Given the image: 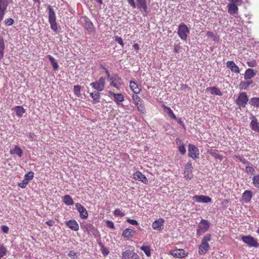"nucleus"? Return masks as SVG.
<instances>
[{"label": "nucleus", "instance_id": "obj_1", "mask_svg": "<svg viewBox=\"0 0 259 259\" xmlns=\"http://www.w3.org/2000/svg\"><path fill=\"white\" fill-rule=\"evenodd\" d=\"M211 238V236L210 234H207L203 237L198 248L199 254L204 255L209 250L210 245L208 242L210 241Z\"/></svg>", "mask_w": 259, "mask_h": 259}, {"label": "nucleus", "instance_id": "obj_2", "mask_svg": "<svg viewBox=\"0 0 259 259\" xmlns=\"http://www.w3.org/2000/svg\"><path fill=\"white\" fill-rule=\"evenodd\" d=\"M107 79L109 82L110 85L116 88L118 90H120V86L123 83L121 77L116 73L110 74L107 77Z\"/></svg>", "mask_w": 259, "mask_h": 259}, {"label": "nucleus", "instance_id": "obj_3", "mask_svg": "<svg viewBox=\"0 0 259 259\" xmlns=\"http://www.w3.org/2000/svg\"><path fill=\"white\" fill-rule=\"evenodd\" d=\"M127 1L133 8H136L137 7L142 13H148V7L146 0H136L137 4L134 0H127Z\"/></svg>", "mask_w": 259, "mask_h": 259}, {"label": "nucleus", "instance_id": "obj_4", "mask_svg": "<svg viewBox=\"0 0 259 259\" xmlns=\"http://www.w3.org/2000/svg\"><path fill=\"white\" fill-rule=\"evenodd\" d=\"M106 78L101 76L98 80L90 83V86L98 92L103 91L105 88Z\"/></svg>", "mask_w": 259, "mask_h": 259}, {"label": "nucleus", "instance_id": "obj_5", "mask_svg": "<svg viewBox=\"0 0 259 259\" xmlns=\"http://www.w3.org/2000/svg\"><path fill=\"white\" fill-rule=\"evenodd\" d=\"M190 30L187 25L183 23L179 24L178 29V34L182 40H186Z\"/></svg>", "mask_w": 259, "mask_h": 259}, {"label": "nucleus", "instance_id": "obj_6", "mask_svg": "<svg viewBox=\"0 0 259 259\" xmlns=\"http://www.w3.org/2000/svg\"><path fill=\"white\" fill-rule=\"evenodd\" d=\"M248 102V98L245 92L240 93L235 101V103L239 109L245 108Z\"/></svg>", "mask_w": 259, "mask_h": 259}, {"label": "nucleus", "instance_id": "obj_7", "mask_svg": "<svg viewBox=\"0 0 259 259\" xmlns=\"http://www.w3.org/2000/svg\"><path fill=\"white\" fill-rule=\"evenodd\" d=\"M210 227V223L207 220L202 219L200 222L196 230V234L199 236L206 232Z\"/></svg>", "mask_w": 259, "mask_h": 259}, {"label": "nucleus", "instance_id": "obj_8", "mask_svg": "<svg viewBox=\"0 0 259 259\" xmlns=\"http://www.w3.org/2000/svg\"><path fill=\"white\" fill-rule=\"evenodd\" d=\"M241 240L249 247L257 248L259 247V243L256 239L251 235L242 236Z\"/></svg>", "mask_w": 259, "mask_h": 259}, {"label": "nucleus", "instance_id": "obj_9", "mask_svg": "<svg viewBox=\"0 0 259 259\" xmlns=\"http://www.w3.org/2000/svg\"><path fill=\"white\" fill-rule=\"evenodd\" d=\"M82 19L83 20V26L84 29L88 32L89 34L94 33L95 28L91 20L86 16H83Z\"/></svg>", "mask_w": 259, "mask_h": 259}, {"label": "nucleus", "instance_id": "obj_10", "mask_svg": "<svg viewBox=\"0 0 259 259\" xmlns=\"http://www.w3.org/2000/svg\"><path fill=\"white\" fill-rule=\"evenodd\" d=\"M188 155L194 160L199 158V150L195 145L189 144L188 145Z\"/></svg>", "mask_w": 259, "mask_h": 259}, {"label": "nucleus", "instance_id": "obj_11", "mask_svg": "<svg viewBox=\"0 0 259 259\" xmlns=\"http://www.w3.org/2000/svg\"><path fill=\"white\" fill-rule=\"evenodd\" d=\"M169 254L175 258H183L187 256L188 253L183 249H175L171 250Z\"/></svg>", "mask_w": 259, "mask_h": 259}, {"label": "nucleus", "instance_id": "obj_12", "mask_svg": "<svg viewBox=\"0 0 259 259\" xmlns=\"http://www.w3.org/2000/svg\"><path fill=\"white\" fill-rule=\"evenodd\" d=\"M121 259H140V257L134 250L128 249L122 253Z\"/></svg>", "mask_w": 259, "mask_h": 259}, {"label": "nucleus", "instance_id": "obj_13", "mask_svg": "<svg viewBox=\"0 0 259 259\" xmlns=\"http://www.w3.org/2000/svg\"><path fill=\"white\" fill-rule=\"evenodd\" d=\"M75 207L79 213V217L81 219H86L88 218L89 215L88 212L84 206L79 203H76Z\"/></svg>", "mask_w": 259, "mask_h": 259}, {"label": "nucleus", "instance_id": "obj_14", "mask_svg": "<svg viewBox=\"0 0 259 259\" xmlns=\"http://www.w3.org/2000/svg\"><path fill=\"white\" fill-rule=\"evenodd\" d=\"M193 200L197 203H209L211 202V199L205 195H195L192 198Z\"/></svg>", "mask_w": 259, "mask_h": 259}, {"label": "nucleus", "instance_id": "obj_15", "mask_svg": "<svg viewBox=\"0 0 259 259\" xmlns=\"http://www.w3.org/2000/svg\"><path fill=\"white\" fill-rule=\"evenodd\" d=\"M193 166L191 162L189 161L187 163L185 167L184 177L186 179L190 180L192 178V170Z\"/></svg>", "mask_w": 259, "mask_h": 259}, {"label": "nucleus", "instance_id": "obj_16", "mask_svg": "<svg viewBox=\"0 0 259 259\" xmlns=\"http://www.w3.org/2000/svg\"><path fill=\"white\" fill-rule=\"evenodd\" d=\"M109 96L110 97H113L114 98V101L117 104H119V103L122 102L124 100V96L121 93L120 94H116L112 92L111 91L108 92Z\"/></svg>", "mask_w": 259, "mask_h": 259}, {"label": "nucleus", "instance_id": "obj_17", "mask_svg": "<svg viewBox=\"0 0 259 259\" xmlns=\"http://www.w3.org/2000/svg\"><path fill=\"white\" fill-rule=\"evenodd\" d=\"M133 178L139 181L142 182L144 184H147L148 180L146 177L142 172L140 171H136L133 175Z\"/></svg>", "mask_w": 259, "mask_h": 259}, {"label": "nucleus", "instance_id": "obj_18", "mask_svg": "<svg viewBox=\"0 0 259 259\" xmlns=\"http://www.w3.org/2000/svg\"><path fill=\"white\" fill-rule=\"evenodd\" d=\"M251 121L250 123V126L252 130L255 132L259 133V122H258L256 118L252 114H251V117L250 118Z\"/></svg>", "mask_w": 259, "mask_h": 259}, {"label": "nucleus", "instance_id": "obj_19", "mask_svg": "<svg viewBox=\"0 0 259 259\" xmlns=\"http://www.w3.org/2000/svg\"><path fill=\"white\" fill-rule=\"evenodd\" d=\"M252 197V192L250 190H245L242 194L241 201L245 203H249Z\"/></svg>", "mask_w": 259, "mask_h": 259}, {"label": "nucleus", "instance_id": "obj_20", "mask_svg": "<svg viewBox=\"0 0 259 259\" xmlns=\"http://www.w3.org/2000/svg\"><path fill=\"white\" fill-rule=\"evenodd\" d=\"M226 66L231 71L236 73H239L240 70L233 61H229L226 63Z\"/></svg>", "mask_w": 259, "mask_h": 259}, {"label": "nucleus", "instance_id": "obj_21", "mask_svg": "<svg viewBox=\"0 0 259 259\" xmlns=\"http://www.w3.org/2000/svg\"><path fill=\"white\" fill-rule=\"evenodd\" d=\"M66 225L70 229L77 231L79 230V225L77 222L74 220H71L66 222Z\"/></svg>", "mask_w": 259, "mask_h": 259}, {"label": "nucleus", "instance_id": "obj_22", "mask_svg": "<svg viewBox=\"0 0 259 259\" xmlns=\"http://www.w3.org/2000/svg\"><path fill=\"white\" fill-rule=\"evenodd\" d=\"M164 223V220L161 218L155 221L152 224V227L153 229L160 230Z\"/></svg>", "mask_w": 259, "mask_h": 259}, {"label": "nucleus", "instance_id": "obj_23", "mask_svg": "<svg viewBox=\"0 0 259 259\" xmlns=\"http://www.w3.org/2000/svg\"><path fill=\"white\" fill-rule=\"evenodd\" d=\"M256 71L251 68L247 69L245 72L244 78L245 80H251L256 74Z\"/></svg>", "mask_w": 259, "mask_h": 259}, {"label": "nucleus", "instance_id": "obj_24", "mask_svg": "<svg viewBox=\"0 0 259 259\" xmlns=\"http://www.w3.org/2000/svg\"><path fill=\"white\" fill-rule=\"evenodd\" d=\"M90 96L93 99L92 103L94 104L100 102V92L95 91L90 93Z\"/></svg>", "mask_w": 259, "mask_h": 259}, {"label": "nucleus", "instance_id": "obj_25", "mask_svg": "<svg viewBox=\"0 0 259 259\" xmlns=\"http://www.w3.org/2000/svg\"><path fill=\"white\" fill-rule=\"evenodd\" d=\"M206 91L209 92L211 95H218L220 96L223 95L222 91L215 87H208L206 89Z\"/></svg>", "mask_w": 259, "mask_h": 259}, {"label": "nucleus", "instance_id": "obj_26", "mask_svg": "<svg viewBox=\"0 0 259 259\" xmlns=\"http://www.w3.org/2000/svg\"><path fill=\"white\" fill-rule=\"evenodd\" d=\"M48 21L56 20V16L55 12L52 6H49L48 7Z\"/></svg>", "mask_w": 259, "mask_h": 259}, {"label": "nucleus", "instance_id": "obj_27", "mask_svg": "<svg viewBox=\"0 0 259 259\" xmlns=\"http://www.w3.org/2000/svg\"><path fill=\"white\" fill-rule=\"evenodd\" d=\"M130 87L132 91L136 94H139L141 91V88L135 81H131L130 82Z\"/></svg>", "mask_w": 259, "mask_h": 259}, {"label": "nucleus", "instance_id": "obj_28", "mask_svg": "<svg viewBox=\"0 0 259 259\" xmlns=\"http://www.w3.org/2000/svg\"><path fill=\"white\" fill-rule=\"evenodd\" d=\"M228 13L231 15H234L238 13V8L234 3L230 4L228 5Z\"/></svg>", "mask_w": 259, "mask_h": 259}, {"label": "nucleus", "instance_id": "obj_29", "mask_svg": "<svg viewBox=\"0 0 259 259\" xmlns=\"http://www.w3.org/2000/svg\"><path fill=\"white\" fill-rule=\"evenodd\" d=\"M13 110L15 111L16 116L19 117H22L25 112V109L21 106H16Z\"/></svg>", "mask_w": 259, "mask_h": 259}, {"label": "nucleus", "instance_id": "obj_30", "mask_svg": "<svg viewBox=\"0 0 259 259\" xmlns=\"http://www.w3.org/2000/svg\"><path fill=\"white\" fill-rule=\"evenodd\" d=\"M135 233V231L134 230L127 228L123 231L122 236L128 239L133 237Z\"/></svg>", "mask_w": 259, "mask_h": 259}, {"label": "nucleus", "instance_id": "obj_31", "mask_svg": "<svg viewBox=\"0 0 259 259\" xmlns=\"http://www.w3.org/2000/svg\"><path fill=\"white\" fill-rule=\"evenodd\" d=\"M252 83V80H247V81H242L240 83L239 88L241 90H247L249 86Z\"/></svg>", "mask_w": 259, "mask_h": 259}, {"label": "nucleus", "instance_id": "obj_32", "mask_svg": "<svg viewBox=\"0 0 259 259\" xmlns=\"http://www.w3.org/2000/svg\"><path fill=\"white\" fill-rule=\"evenodd\" d=\"M10 154H16L20 157L22 156L23 155V151L22 149L19 147L18 146H15V147L14 149H11L10 150Z\"/></svg>", "mask_w": 259, "mask_h": 259}, {"label": "nucleus", "instance_id": "obj_33", "mask_svg": "<svg viewBox=\"0 0 259 259\" xmlns=\"http://www.w3.org/2000/svg\"><path fill=\"white\" fill-rule=\"evenodd\" d=\"M5 49L4 39L2 36H0V60L4 57Z\"/></svg>", "mask_w": 259, "mask_h": 259}, {"label": "nucleus", "instance_id": "obj_34", "mask_svg": "<svg viewBox=\"0 0 259 259\" xmlns=\"http://www.w3.org/2000/svg\"><path fill=\"white\" fill-rule=\"evenodd\" d=\"M163 108L164 111L167 113L170 118L174 119H177L176 115L174 113V112L169 107L164 105H163Z\"/></svg>", "mask_w": 259, "mask_h": 259}, {"label": "nucleus", "instance_id": "obj_35", "mask_svg": "<svg viewBox=\"0 0 259 259\" xmlns=\"http://www.w3.org/2000/svg\"><path fill=\"white\" fill-rule=\"evenodd\" d=\"M63 202L67 205H72L74 204L71 197L69 195H66L62 198Z\"/></svg>", "mask_w": 259, "mask_h": 259}, {"label": "nucleus", "instance_id": "obj_36", "mask_svg": "<svg viewBox=\"0 0 259 259\" xmlns=\"http://www.w3.org/2000/svg\"><path fill=\"white\" fill-rule=\"evenodd\" d=\"M209 154L215 158L219 159L220 160H222L223 159V156L220 155L218 151L215 149H211L209 151Z\"/></svg>", "mask_w": 259, "mask_h": 259}, {"label": "nucleus", "instance_id": "obj_37", "mask_svg": "<svg viewBox=\"0 0 259 259\" xmlns=\"http://www.w3.org/2000/svg\"><path fill=\"white\" fill-rule=\"evenodd\" d=\"M10 3L9 0H0V9L7 11Z\"/></svg>", "mask_w": 259, "mask_h": 259}, {"label": "nucleus", "instance_id": "obj_38", "mask_svg": "<svg viewBox=\"0 0 259 259\" xmlns=\"http://www.w3.org/2000/svg\"><path fill=\"white\" fill-rule=\"evenodd\" d=\"M48 57L49 59L50 63H51L53 68L55 71L58 69L59 65L57 62L56 61L55 58L51 55H48Z\"/></svg>", "mask_w": 259, "mask_h": 259}, {"label": "nucleus", "instance_id": "obj_39", "mask_svg": "<svg viewBox=\"0 0 259 259\" xmlns=\"http://www.w3.org/2000/svg\"><path fill=\"white\" fill-rule=\"evenodd\" d=\"M249 104L256 108H259V98L258 97H253L250 99Z\"/></svg>", "mask_w": 259, "mask_h": 259}, {"label": "nucleus", "instance_id": "obj_40", "mask_svg": "<svg viewBox=\"0 0 259 259\" xmlns=\"http://www.w3.org/2000/svg\"><path fill=\"white\" fill-rule=\"evenodd\" d=\"M98 244H99V246L101 247L100 250H101L102 253L103 254V255L104 256L107 255L109 253L108 249L105 247L104 244L101 241L98 242Z\"/></svg>", "mask_w": 259, "mask_h": 259}, {"label": "nucleus", "instance_id": "obj_41", "mask_svg": "<svg viewBox=\"0 0 259 259\" xmlns=\"http://www.w3.org/2000/svg\"><path fill=\"white\" fill-rule=\"evenodd\" d=\"M141 249L144 252L147 256L149 257L151 256V249L149 246L143 245L141 247Z\"/></svg>", "mask_w": 259, "mask_h": 259}, {"label": "nucleus", "instance_id": "obj_42", "mask_svg": "<svg viewBox=\"0 0 259 259\" xmlns=\"http://www.w3.org/2000/svg\"><path fill=\"white\" fill-rule=\"evenodd\" d=\"M4 24L5 26L8 27L13 25L14 23V20L11 18H8L4 20Z\"/></svg>", "mask_w": 259, "mask_h": 259}, {"label": "nucleus", "instance_id": "obj_43", "mask_svg": "<svg viewBox=\"0 0 259 259\" xmlns=\"http://www.w3.org/2000/svg\"><path fill=\"white\" fill-rule=\"evenodd\" d=\"M7 250L4 245H0V259L7 254Z\"/></svg>", "mask_w": 259, "mask_h": 259}, {"label": "nucleus", "instance_id": "obj_44", "mask_svg": "<svg viewBox=\"0 0 259 259\" xmlns=\"http://www.w3.org/2000/svg\"><path fill=\"white\" fill-rule=\"evenodd\" d=\"M252 183L254 187L259 189V175H255L252 178Z\"/></svg>", "mask_w": 259, "mask_h": 259}, {"label": "nucleus", "instance_id": "obj_45", "mask_svg": "<svg viewBox=\"0 0 259 259\" xmlns=\"http://www.w3.org/2000/svg\"><path fill=\"white\" fill-rule=\"evenodd\" d=\"M51 28L53 30L54 32H57L58 30V26L56 22V20H53L49 21Z\"/></svg>", "mask_w": 259, "mask_h": 259}, {"label": "nucleus", "instance_id": "obj_46", "mask_svg": "<svg viewBox=\"0 0 259 259\" xmlns=\"http://www.w3.org/2000/svg\"><path fill=\"white\" fill-rule=\"evenodd\" d=\"M34 177V172L32 171L28 172L24 175V179L27 180L28 182L32 180Z\"/></svg>", "mask_w": 259, "mask_h": 259}, {"label": "nucleus", "instance_id": "obj_47", "mask_svg": "<svg viewBox=\"0 0 259 259\" xmlns=\"http://www.w3.org/2000/svg\"><path fill=\"white\" fill-rule=\"evenodd\" d=\"M73 92L75 95L77 97H79L81 95L80 94V86L77 85H75L73 88Z\"/></svg>", "mask_w": 259, "mask_h": 259}, {"label": "nucleus", "instance_id": "obj_48", "mask_svg": "<svg viewBox=\"0 0 259 259\" xmlns=\"http://www.w3.org/2000/svg\"><path fill=\"white\" fill-rule=\"evenodd\" d=\"M134 103H143L142 99L137 95H134L132 97Z\"/></svg>", "mask_w": 259, "mask_h": 259}, {"label": "nucleus", "instance_id": "obj_49", "mask_svg": "<svg viewBox=\"0 0 259 259\" xmlns=\"http://www.w3.org/2000/svg\"><path fill=\"white\" fill-rule=\"evenodd\" d=\"M28 182H29L27 180H26L25 179H24L22 182L18 183V185L21 188H25L28 184Z\"/></svg>", "mask_w": 259, "mask_h": 259}, {"label": "nucleus", "instance_id": "obj_50", "mask_svg": "<svg viewBox=\"0 0 259 259\" xmlns=\"http://www.w3.org/2000/svg\"><path fill=\"white\" fill-rule=\"evenodd\" d=\"M245 172L247 174H253L255 172V169L252 166H247L245 167Z\"/></svg>", "mask_w": 259, "mask_h": 259}, {"label": "nucleus", "instance_id": "obj_51", "mask_svg": "<svg viewBox=\"0 0 259 259\" xmlns=\"http://www.w3.org/2000/svg\"><path fill=\"white\" fill-rule=\"evenodd\" d=\"M114 215L115 216L123 217L124 213L122 212L119 209L117 208L114 211Z\"/></svg>", "mask_w": 259, "mask_h": 259}, {"label": "nucleus", "instance_id": "obj_52", "mask_svg": "<svg viewBox=\"0 0 259 259\" xmlns=\"http://www.w3.org/2000/svg\"><path fill=\"white\" fill-rule=\"evenodd\" d=\"M247 65L250 67H254L256 66V62L255 60H251L247 62Z\"/></svg>", "mask_w": 259, "mask_h": 259}, {"label": "nucleus", "instance_id": "obj_53", "mask_svg": "<svg viewBox=\"0 0 259 259\" xmlns=\"http://www.w3.org/2000/svg\"><path fill=\"white\" fill-rule=\"evenodd\" d=\"M238 159L239 160V161L242 162L243 164L249 165L250 162L247 161L245 158L243 157L242 156H239L238 157Z\"/></svg>", "mask_w": 259, "mask_h": 259}, {"label": "nucleus", "instance_id": "obj_54", "mask_svg": "<svg viewBox=\"0 0 259 259\" xmlns=\"http://www.w3.org/2000/svg\"><path fill=\"white\" fill-rule=\"evenodd\" d=\"M68 255L72 259H75L77 258V255L76 252L72 250L69 251V252L68 254Z\"/></svg>", "mask_w": 259, "mask_h": 259}, {"label": "nucleus", "instance_id": "obj_55", "mask_svg": "<svg viewBox=\"0 0 259 259\" xmlns=\"http://www.w3.org/2000/svg\"><path fill=\"white\" fill-rule=\"evenodd\" d=\"M115 40L122 47H123L124 44L122 39L121 37H119L118 36H116L115 37Z\"/></svg>", "mask_w": 259, "mask_h": 259}, {"label": "nucleus", "instance_id": "obj_56", "mask_svg": "<svg viewBox=\"0 0 259 259\" xmlns=\"http://www.w3.org/2000/svg\"><path fill=\"white\" fill-rule=\"evenodd\" d=\"M28 137L31 141H34L35 140L36 136L33 133H29L28 134Z\"/></svg>", "mask_w": 259, "mask_h": 259}, {"label": "nucleus", "instance_id": "obj_57", "mask_svg": "<svg viewBox=\"0 0 259 259\" xmlns=\"http://www.w3.org/2000/svg\"><path fill=\"white\" fill-rule=\"evenodd\" d=\"M126 221L128 223H130V224H131L132 225H138V222L135 220L131 219L128 218L126 220Z\"/></svg>", "mask_w": 259, "mask_h": 259}, {"label": "nucleus", "instance_id": "obj_58", "mask_svg": "<svg viewBox=\"0 0 259 259\" xmlns=\"http://www.w3.org/2000/svg\"><path fill=\"white\" fill-rule=\"evenodd\" d=\"M179 151L182 154H185L186 153V150L184 145H182L179 147Z\"/></svg>", "mask_w": 259, "mask_h": 259}, {"label": "nucleus", "instance_id": "obj_59", "mask_svg": "<svg viewBox=\"0 0 259 259\" xmlns=\"http://www.w3.org/2000/svg\"><path fill=\"white\" fill-rule=\"evenodd\" d=\"M100 68L104 70L107 77L111 74L109 70L104 65H101Z\"/></svg>", "mask_w": 259, "mask_h": 259}, {"label": "nucleus", "instance_id": "obj_60", "mask_svg": "<svg viewBox=\"0 0 259 259\" xmlns=\"http://www.w3.org/2000/svg\"><path fill=\"white\" fill-rule=\"evenodd\" d=\"M1 229H2V231L4 233H8L9 232V227L6 225H2Z\"/></svg>", "mask_w": 259, "mask_h": 259}, {"label": "nucleus", "instance_id": "obj_61", "mask_svg": "<svg viewBox=\"0 0 259 259\" xmlns=\"http://www.w3.org/2000/svg\"><path fill=\"white\" fill-rule=\"evenodd\" d=\"M137 109L139 111H140V112H142L143 113L145 111L144 106L143 105V104H141L139 106H138Z\"/></svg>", "mask_w": 259, "mask_h": 259}, {"label": "nucleus", "instance_id": "obj_62", "mask_svg": "<svg viewBox=\"0 0 259 259\" xmlns=\"http://www.w3.org/2000/svg\"><path fill=\"white\" fill-rule=\"evenodd\" d=\"M107 226L109 228H112V229L114 228V223L112 221H107Z\"/></svg>", "mask_w": 259, "mask_h": 259}, {"label": "nucleus", "instance_id": "obj_63", "mask_svg": "<svg viewBox=\"0 0 259 259\" xmlns=\"http://www.w3.org/2000/svg\"><path fill=\"white\" fill-rule=\"evenodd\" d=\"M46 223L49 226H53L54 225V221L52 220H50L47 221Z\"/></svg>", "mask_w": 259, "mask_h": 259}, {"label": "nucleus", "instance_id": "obj_64", "mask_svg": "<svg viewBox=\"0 0 259 259\" xmlns=\"http://www.w3.org/2000/svg\"><path fill=\"white\" fill-rule=\"evenodd\" d=\"M177 122L180 124H181V125H182L184 127H185V124L183 122V121H182V119L181 118H179V119H177Z\"/></svg>", "mask_w": 259, "mask_h": 259}]
</instances>
